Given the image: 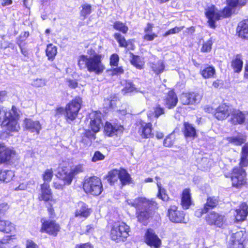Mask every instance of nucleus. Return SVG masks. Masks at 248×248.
<instances>
[{"mask_svg": "<svg viewBox=\"0 0 248 248\" xmlns=\"http://www.w3.org/2000/svg\"><path fill=\"white\" fill-rule=\"evenodd\" d=\"M104 129L108 136L112 137L121 134L123 132L124 128L121 125H112L110 123L107 122Z\"/></svg>", "mask_w": 248, "mask_h": 248, "instance_id": "nucleus-21", "label": "nucleus"}, {"mask_svg": "<svg viewBox=\"0 0 248 248\" xmlns=\"http://www.w3.org/2000/svg\"><path fill=\"white\" fill-rule=\"evenodd\" d=\"M88 55L78 57V65L80 69H87L88 71L96 75L102 74L105 69L102 62V56L94 50H88Z\"/></svg>", "mask_w": 248, "mask_h": 248, "instance_id": "nucleus-2", "label": "nucleus"}, {"mask_svg": "<svg viewBox=\"0 0 248 248\" xmlns=\"http://www.w3.org/2000/svg\"><path fill=\"white\" fill-rule=\"evenodd\" d=\"M83 187L86 193L94 196L100 195L103 191L101 181L96 176L85 178Z\"/></svg>", "mask_w": 248, "mask_h": 248, "instance_id": "nucleus-4", "label": "nucleus"}, {"mask_svg": "<svg viewBox=\"0 0 248 248\" xmlns=\"http://www.w3.org/2000/svg\"><path fill=\"white\" fill-rule=\"evenodd\" d=\"M165 105L168 108H171L176 106L178 102V98L176 94L172 91H170L164 99Z\"/></svg>", "mask_w": 248, "mask_h": 248, "instance_id": "nucleus-28", "label": "nucleus"}, {"mask_svg": "<svg viewBox=\"0 0 248 248\" xmlns=\"http://www.w3.org/2000/svg\"><path fill=\"white\" fill-rule=\"evenodd\" d=\"M46 55L48 60L53 61L57 54V47L52 44H48L46 49Z\"/></svg>", "mask_w": 248, "mask_h": 248, "instance_id": "nucleus-32", "label": "nucleus"}, {"mask_svg": "<svg viewBox=\"0 0 248 248\" xmlns=\"http://www.w3.org/2000/svg\"><path fill=\"white\" fill-rule=\"evenodd\" d=\"M168 217L170 220L174 223L184 222V214L183 212L177 210L176 206H170L168 209Z\"/></svg>", "mask_w": 248, "mask_h": 248, "instance_id": "nucleus-18", "label": "nucleus"}, {"mask_svg": "<svg viewBox=\"0 0 248 248\" xmlns=\"http://www.w3.org/2000/svg\"><path fill=\"white\" fill-rule=\"evenodd\" d=\"M42 227L40 229L41 232H46L50 235L56 236L60 231L59 225L55 223L54 221L46 220L42 218Z\"/></svg>", "mask_w": 248, "mask_h": 248, "instance_id": "nucleus-12", "label": "nucleus"}, {"mask_svg": "<svg viewBox=\"0 0 248 248\" xmlns=\"http://www.w3.org/2000/svg\"><path fill=\"white\" fill-rule=\"evenodd\" d=\"M53 176V171L52 169H47L43 174V179L44 183H48L51 181Z\"/></svg>", "mask_w": 248, "mask_h": 248, "instance_id": "nucleus-47", "label": "nucleus"}, {"mask_svg": "<svg viewBox=\"0 0 248 248\" xmlns=\"http://www.w3.org/2000/svg\"><path fill=\"white\" fill-rule=\"evenodd\" d=\"M232 109L226 104H221L216 109L214 116L218 120H225L231 115Z\"/></svg>", "mask_w": 248, "mask_h": 248, "instance_id": "nucleus-15", "label": "nucleus"}, {"mask_svg": "<svg viewBox=\"0 0 248 248\" xmlns=\"http://www.w3.org/2000/svg\"><path fill=\"white\" fill-rule=\"evenodd\" d=\"M78 208L76 210L75 216L80 218H87L91 213V209L83 202L78 203Z\"/></svg>", "mask_w": 248, "mask_h": 248, "instance_id": "nucleus-26", "label": "nucleus"}, {"mask_svg": "<svg viewBox=\"0 0 248 248\" xmlns=\"http://www.w3.org/2000/svg\"><path fill=\"white\" fill-rule=\"evenodd\" d=\"M113 26L116 30L119 31L123 33H126L128 30V27L120 21H116L114 23Z\"/></svg>", "mask_w": 248, "mask_h": 248, "instance_id": "nucleus-43", "label": "nucleus"}, {"mask_svg": "<svg viewBox=\"0 0 248 248\" xmlns=\"http://www.w3.org/2000/svg\"><path fill=\"white\" fill-rule=\"evenodd\" d=\"M248 215V205L242 203L238 208L235 210V218L237 221H242L246 219Z\"/></svg>", "mask_w": 248, "mask_h": 248, "instance_id": "nucleus-24", "label": "nucleus"}, {"mask_svg": "<svg viewBox=\"0 0 248 248\" xmlns=\"http://www.w3.org/2000/svg\"><path fill=\"white\" fill-rule=\"evenodd\" d=\"M146 243L155 248H159L161 245V241L152 229H148L145 234Z\"/></svg>", "mask_w": 248, "mask_h": 248, "instance_id": "nucleus-14", "label": "nucleus"}, {"mask_svg": "<svg viewBox=\"0 0 248 248\" xmlns=\"http://www.w3.org/2000/svg\"><path fill=\"white\" fill-rule=\"evenodd\" d=\"M174 140V135L171 133L163 141V144L166 147H170L173 144Z\"/></svg>", "mask_w": 248, "mask_h": 248, "instance_id": "nucleus-49", "label": "nucleus"}, {"mask_svg": "<svg viewBox=\"0 0 248 248\" xmlns=\"http://www.w3.org/2000/svg\"><path fill=\"white\" fill-rule=\"evenodd\" d=\"M90 127L93 133L90 131H86V137L91 139H95L94 133L98 132L103 126L101 122V114L99 112H93L91 114Z\"/></svg>", "mask_w": 248, "mask_h": 248, "instance_id": "nucleus-7", "label": "nucleus"}, {"mask_svg": "<svg viewBox=\"0 0 248 248\" xmlns=\"http://www.w3.org/2000/svg\"><path fill=\"white\" fill-rule=\"evenodd\" d=\"M15 230L14 225L8 220H0V231L9 233Z\"/></svg>", "mask_w": 248, "mask_h": 248, "instance_id": "nucleus-33", "label": "nucleus"}, {"mask_svg": "<svg viewBox=\"0 0 248 248\" xmlns=\"http://www.w3.org/2000/svg\"><path fill=\"white\" fill-rule=\"evenodd\" d=\"M119 170H113L109 172L108 174V181L111 185L118 181L120 177Z\"/></svg>", "mask_w": 248, "mask_h": 248, "instance_id": "nucleus-37", "label": "nucleus"}, {"mask_svg": "<svg viewBox=\"0 0 248 248\" xmlns=\"http://www.w3.org/2000/svg\"><path fill=\"white\" fill-rule=\"evenodd\" d=\"M81 10L80 12V16L82 19H84L86 16L90 15L92 12V6L90 4L85 3L81 6Z\"/></svg>", "mask_w": 248, "mask_h": 248, "instance_id": "nucleus-41", "label": "nucleus"}, {"mask_svg": "<svg viewBox=\"0 0 248 248\" xmlns=\"http://www.w3.org/2000/svg\"><path fill=\"white\" fill-rule=\"evenodd\" d=\"M21 43L20 41H18L17 42V44H18L19 47L20 48L21 53L25 56H28V50L26 48L23 47L21 46Z\"/></svg>", "mask_w": 248, "mask_h": 248, "instance_id": "nucleus-62", "label": "nucleus"}, {"mask_svg": "<svg viewBox=\"0 0 248 248\" xmlns=\"http://www.w3.org/2000/svg\"><path fill=\"white\" fill-rule=\"evenodd\" d=\"M238 0H227V3L229 7L234 8L238 4Z\"/></svg>", "mask_w": 248, "mask_h": 248, "instance_id": "nucleus-63", "label": "nucleus"}, {"mask_svg": "<svg viewBox=\"0 0 248 248\" xmlns=\"http://www.w3.org/2000/svg\"><path fill=\"white\" fill-rule=\"evenodd\" d=\"M11 116L4 119L2 122V125L6 127V130L7 133L17 132L20 127L17 122L18 119V114L16 112V109L13 107L11 109Z\"/></svg>", "mask_w": 248, "mask_h": 248, "instance_id": "nucleus-6", "label": "nucleus"}, {"mask_svg": "<svg viewBox=\"0 0 248 248\" xmlns=\"http://www.w3.org/2000/svg\"><path fill=\"white\" fill-rule=\"evenodd\" d=\"M229 248H248V235L246 232L240 231L231 234L229 242Z\"/></svg>", "mask_w": 248, "mask_h": 248, "instance_id": "nucleus-5", "label": "nucleus"}, {"mask_svg": "<svg viewBox=\"0 0 248 248\" xmlns=\"http://www.w3.org/2000/svg\"><path fill=\"white\" fill-rule=\"evenodd\" d=\"M23 127L31 133H35L37 135L40 133L42 126L38 121H34L31 119L26 118L23 122Z\"/></svg>", "mask_w": 248, "mask_h": 248, "instance_id": "nucleus-19", "label": "nucleus"}, {"mask_svg": "<svg viewBox=\"0 0 248 248\" xmlns=\"http://www.w3.org/2000/svg\"><path fill=\"white\" fill-rule=\"evenodd\" d=\"M128 204L136 208V216L138 221L145 225L152 217L154 210L157 208V204L154 200L145 198H138L134 200H127Z\"/></svg>", "mask_w": 248, "mask_h": 248, "instance_id": "nucleus-1", "label": "nucleus"}, {"mask_svg": "<svg viewBox=\"0 0 248 248\" xmlns=\"http://www.w3.org/2000/svg\"><path fill=\"white\" fill-rule=\"evenodd\" d=\"M246 170L241 168H233L231 173V181L233 187L240 188L246 183Z\"/></svg>", "mask_w": 248, "mask_h": 248, "instance_id": "nucleus-8", "label": "nucleus"}, {"mask_svg": "<svg viewBox=\"0 0 248 248\" xmlns=\"http://www.w3.org/2000/svg\"><path fill=\"white\" fill-rule=\"evenodd\" d=\"M119 180L122 185L124 186L129 184L131 178L127 171L124 169H121L119 170Z\"/></svg>", "mask_w": 248, "mask_h": 248, "instance_id": "nucleus-35", "label": "nucleus"}, {"mask_svg": "<svg viewBox=\"0 0 248 248\" xmlns=\"http://www.w3.org/2000/svg\"><path fill=\"white\" fill-rule=\"evenodd\" d=\"M11 236H6L0 241V248H5V245L9 243Z\"/></svg>", "mask_w": 248, "mask_h": 248, "instance_id": "nucleus-58", "label": "nucleus"}, {"mask_svg": "<svg viewBox=\"0 0 248 248\" xmlns=\"http://www.w3.org/2000/svg\"><path fill=\"white\" fill-rule=\"evenodd\" d=\"M221 17H227L231 15V10L229 7L225 8L222 11H220Z\"/></svg>", "mask_w": 248, "mask_h": 248, "instance_id": "nucleus-60", "label": "nucleus"}, {"mask_svg": "<svg viewBox=\"0 0 248 248\" xmlns=\"http://www.w3.org/2000/svg\"><path fill=\"white\" fill-rule=\"evenodd\" d=\"M192 204L191 194L189 189L186 188L181 194V204L184 209H187Z\"/></svg>", "mask_w": 248, "mask_h": 248, "instance_id": "nucleus-25", "label": "nucleus"}, {"mask_svg": "<svg viewBox=\"0 0 248 248\" xmlns=\"http://www.w3.org/2000/svg\"><path fill=\"white\" fill-rule=\"evenodd\" d=\"M119 60V56L116 54H112L110 58V63L111 65L116 66Z\"/></svg>", "mask_w": 248, "mask_h": 248, "instance_id": "nucleus-55", "label": "nucleus"}, {"mask_svg": "<svg viewBox=\"0 0 248 248\" xmlns=\"http://www.w3.org/2000/svg\"><path fill=\"white\" fill-rule=\"evenodd\" d=\"M227 140L229 143L238 146L244 143L246 140V136L240 134L235 137H229L227 138Z\"/></svg>", "mask_w": 248, "mask_h": 248, "instance_id": "nucleus-34", "label": "nucleus"}, {"mask_svg": "<svg viewBox=\"0 0 248 248\" xmlns=\"http://www.w3.org/2000/svg\"><path fill=\"white\" fill-rule=\"evenodd\" d=\"M152 124L150 123H142L139 126L138 133L143 139L152 137Z\"/></svg>", "mask_w": 248, "mask_h": 248, "instance_id": "nucleus-20", "label": "nucleus"}, {"mask_svg": "<svg viewBox=\"0 0 248 248\" xmlns=\"http://www.w3.org/2000/svg\"><path fill=\"white\" fill-rule=\"evenodd\" d=\"M26 248H38V246L32 240H28L26 244Z\"/></svg>", "mask_w": 248, "mask_h": 248, "instance_id": "nucleus-64", "label": "nucleus"}, {"mask_svg": "<svg viewBox=\"0 0 248 248\" xmlns=\"http://www.w3.org/2000/svg\"><path fill=\"white\" fill-rule=\"evenodd\" d=\"M200 73L204 78H210L214 77L216 71L214 67L208 66L202 70Z\"/></svg>", "mask_w": 248, "mask_h": 248, "instance_id": "nucleus-38", "label": "nucleus"}, {"mask_svg": "<svg viewBox=\"0 0 248 248\" xmlns=\"http://www.w3.org/2000/svg\"><path fill=\"white\" fill-rule=\"evenodd\" d=\"M74 177L77 174L83 171V168L82 165H79L70 169Z\"/></svg>", "mask_w": 248, "mask_h": 248, "instance_id": "nucleus-54", "label": "nucleus"}, {"mask_svg": "<svg viewBox=\"0 0 248 248\" xmlns=\"http://www.w3.org/2000/svg\"><path fill=\"white\" fill-rule=\"evenodd\" d=\"M205 220L208 225H214L218 228L223 227L226 222L225 216L214 211L207 214Z\"/></svg>", "mask_w": 248, "mask_h": 248, "instance_id": "nucleus-11", "label": "nucleus"}, {"mask_svg": "<svg viewBox=\"0 0 248 248\" xmlns=\"http://www.w3.org/2000/svg\"><path fill=\"white\" fill-rule=\"evenodd\" d=\"M157 37V35L155 33L145 34L143 38L144 40L151 41Z\"/></svg>", "mask_w": 248, "mask_h": 248, "instance_id": "nucleus-57", "label": "nucleus"}, {"mask_svg": "<svg viewBox=\"0 0 248 248\" xmlns=\"http://www.w3.org/2000/svg\"><path fill=\"white\" fill-rule=\"evenodd\" d=\"M184 26L181 27H175L172 29H171L166 31L164 34L163 35L164 37H166L169 35L178 33L184 29Z\"/></svg>", "mask_w": 248, "mask_h": 248, "instance_id": "nucleus-51", "label": "nucleus"}, {"mask_svg": "<svg viewBox=\"0 0 248 248\" xmlns=\"http://www.w3.org/2000/svg\"><path fill=\"white\" fill-rule=\"evenodd\" d=\"M11 110L0 107V123L2 122L4 119L11 116Z\"/></svg>", "mask_w": 248, "mask_h": 248, "instance_id": "nucleus-48", "label": "nucleus"}, {"mask_svg": "<svg viewBox=\"0 0 248 248\" xmlns=\"http://www.w3.org/2000/svg\"><path fill=\"white\" fill-rule=\"evenodd\" d=\"M213 42L211 39H209L207 41L204 42L201 48V51L202 52H209L212 48Z\"/></svg>", "mask_w": 248, "mask_h": 248, "instance_id": "nucleus-50", "label": "nucleus"}, {"mask_svg": "<svg viewBox=\"0 0 248 248\" xmlns=\"http://www.w3.org/2000/svg\"><path fill=\"white\" fill-rule=\"evenodd\" d=\"M151 67L153 71L156 74H159L164 70L165 65L164 62L161 60H158L151 63Z\"/></svg>", "mask_w": 248, "mask_h": 248, "instance_id": "nucleus-36", "label": "nucleus"}, {"mask_svg": "<svg viewBox=\"0 0 248 248\" xmlns=\"http://www.w3.org/2000/svg\"><path fill=\"white\" fill-rule=\"evenodd\" d=\"M65 185L63 182L61 183L58 181L54 182L53 183V186L57 189L62 190L63 189Z\"/></svg>", "mask_w": 248, "mask_h": 248, "instance_id": "nucleus-59", "label": "nucleus"}, {"mask_svg": "<svg viewBox=\"0 0 248 248\" xmlns=\"http://www.w3.org/2000/svg\"><path fill=\"white\" fill-rule=\"evenodd\" d=\"M15 176L14 172L11 170H0V181L8 183L13 180Z\"/></svg>", "mask_w": 248, "mask_h": 248, "instance_id": "nucleus-30", "label": "nucleus"}, {"mask_svg": "<svg viewBox=\"0 0 248 248\" xmlns=\"http://www.w3.org/2000/svg\"><path fill=\"white\" fill-rule=\"evenodd\" d=\"M230 122L233 124H244L248 130V111L232 109Z\"/></svg>", "mask_w": 248, "mask_h": 248, "instance_id": "nucleus-9", "label": "nucleus"}, {"mask_svg": "<svg viewBox=\"0 0 248 248\" xmlns=\"http://www.w3.org/2000/svg\"><path fill=\"white\" fill-rule=\"evenodd\" d=\"M105 158V155L99 151L95 152L92 158V161L95 162L98 161L102 160Z\"/></svg>", "mask_w": 248, "mask_h": 248, "instance_id": "nucleus-53", "label": "nucleus"}, {"mask_svg": "<svg viewBox=\"0 0 248 248\" xmlns=\"http://www.w3.org/2000/svg\"><path fill=\"white\" fill-rule=\"evenodd\" d=\"M243 62L242 60L241 55L238 54L232 61L231 66L235 73H240L242 69Z\"/></svg>", "mask_w": 248, "mask_h": 248, "instance_id": "nucleus-29", "label": "nucleus"}, {"mask_svg": "<svg viewBox=\"0 0 248 248\" xmlns=\"http://www.w3.org/2000/svg\"><path fill=\"white\" fill-rule=\"evenodd\" d=\"M239 166L238 168H241L243 169L244 167H247L248 166V157L243 155H240V159L239 162Z\"/></svg>", "mask_w": 248, "mask_h": 248, "instance_id": "nucleus-52", "label": "nucleus"}, {"mask_svg": "<svg viewBox=\"0 0 248 248\" xmlns=\"http://www.w3.org/2000/svg\"><path fill=\"white\" fill-rule=\"evenodd\" d=\"M47 81L45 78H37L32 80L31 85L35 88H41L46 85Z\"/></svg>", "mask_w": 248, "mask_h": 248, "instance_id": "nucleus-44", "label": "nucleus"}, {"mask_svg": "<svg viewBox=\"0 0 248 248\" xmlns=\"http://www.w3.org/2000/svg\"><path fill=\"white\" fill-rule=\"evenodd\" d=\"M240 155L248 157V142L245 143L242 147Z\"/></svg>", "mask_w": 248, "mask_h": 248, "instance_id": "nucleus-61", "label": "nucleus"}, {"mask_svg": "<svg viewBox=\"0 0 248 248\" xmlns=\"http://www.w3.org/2000/svg\"><path fill=\"white\" fill-rule=\"evenodd\" d=\"M58 177L66 185H70L74 177L71 169L67 167L64 166L59 168Z\"/></svg>", "mask_w": 248, "mask_h": 248, "instance_id": "nucleus-16", "label": "nucleus"}, {"mask_svg": "<svg viewBox=\"0 0 248 248\" xmlns=\"http://www.w3.org/2000/svg\"><path fill=\"white\" fill-rule=\"evenodd\" d=\"M130 57L131 58L130 60L131 63L137 68L141 69L143 64L139 56L134 55L132 53H130Z\"/></svg>", "mask_w": 248, "mask_h": 248, "instance_id": "nucleus-42", "label": "nucleus"}, {"mask_svg": "<svg viewBox=\"0 0 248 248\" xmlns=\"http://www.w3.org/2000/svg\"><path fill=\"white\" fill-rule=\"evenodd\" d=\"M237 32L239 37L248 39V19L243 20L238 23Z\"/></svg>", "mask_w": 248, "mask_h": 248, "instance_id": "nucleus-27", "label": "nucleus"}, {"mask_svg": "<svg viewBox=\"0 0 248 248\" xmlns=\"http://www.w3.org/2000/svg\"><path fill=\"white\" fill-rule=\"evenodd\" d=\"M124 86V89L122 90L123 94L133 92L136 90L134 85L130 81H125Z\"/></svg>", "mask_w": 248, "mask_h": 248, "instance_id": "nucleus-46", "label": "nucleus"}, {"mask_svg": "<svg viewBox=\"0 0 248 248\" xmlns=\"http://www.w3.org/2000/svg\"><path fill=\"white\" fill-rule=\"evenodd\" d=\"M200 96L194 93H184L181 97V101L184 105L196 103L200 101Z\"/></svg>", "mask_w": 248, "mask_h": 248, "instance_id": "nucleus-23", "label": "nucleus"}, {"mask_svg": "<svg viewBox=\"0 0 248 248\" xmlns=\"http://www.w3.org/2000/svg\"><path fill=\"white\" fill-rule=\"evenodd\" d=\"M218 200L217 198L215 197L208 198L206 203L204 206V210L208 211L209 209L214 208L218 204Z\"/></svg>", "mask_w": 248, "mask_h": 248, "instance_id": "nucleus-39", "label": "nucleus"}, {"mask_svg": "<svg viewBox=\"0 0 248 248\" xmlns=\"http://www.w3.org/2000/svg\"><path fill=\"white\" fill-rule=\"evenodd\" d=\"M157 186L158 189L157 197L163 201H168L170 200V198L167 194L166 190L162 187L161 184L160 183H157Z\"/></svg>", "mask_w": 248, "mask_h": 248, "instance_id": "nucleus-40", "label": "nucleus"}, {"mask_svg": "<svg viewBox=\"0 0 248 248\" xmlns=\"http://www.w3.org/2000/svg\"><path fill=\"white\" fill-rule=\"evenodd\" d=\"M15 155L16 152L14 150L4 147L0 151V164L13 163Z\"/></svg>", "mask_w": 248, "mask_h": 248, "instance_id": "nucleus-17", "label": "nucleus"}, {"mask_svg": "<svg viewBox=\"0 0 248 248\" xmlns=\"http://www.w3.org/2000/svg\"><path fill=\"white\" fill-rule=\"evenodd\" d=\"M81 102L80 97H76L66 106L65 111L67 119L73 121L76 118L80 108Z\"/></svg>", "mask_w": 248, "mask_h": 248, "instance_id": "nucleus-10", "label": "nucleus"}, {"mask_svg": "<svg viewBox=\"0 0 248 248\" xmlns=\"http://www.w3.org/2000/svg\"><path fill=\"white\" fill-rule=\"evenodd\" d=\"M185 129L184 131V135L186 138H194L196 136L195 128L188 122H185L184 124Z\"/></svg>", "mask_w": 248, "mask_h": 248, "instance_id": "nucleus-31", "label": "nucleus"}, {"mask_svg": "<svg viewBox=\"0 0 248 248\" xmlns=\"http://www.w3.org/2000/svg\"><path fill=\"white\" fill-rule=\"evenodd\" d=\"M114 38L116 40L121 47H126L127 42L124 37L119 33H115L114 34Z\"/></svg>", "mask_w": 248, "mask_h": 248, "instance_id": "nucleus-45", "label": "nucleus"}, {"mask_svg": "<svg viewBox=\"0 0 248 248\" xmlns=\"http://www.w3.org/2000/svg\"><path fill=\"white\" fill-rule=\"evenodd\" d=\"M52 198V192L47 183L41 185V192L38 197L39 201H48Z\"/></svg>", "mask_w": 248, "mask_h": 248, "instance_id": "nucleus-22", "label": "nucleus"}, {"mask_svg": "<svg viewBox=\"0 0 248 248\" xmlns=\"http://www.w3.org/2000/svg\"><path fill=\"white\" fill-rule=\"evenodd\" d=\"M205 15L208 18L209 26L211 28H215V21L219 20L221 17L220 11H218L215 6L211 5L205 9Z\"/></svg>", "mask_w": 248, "mask_h": 248, "instance_id": "nucleus-13", "label": "nucleus"}, {"mask_svg": "<svg viewBox=\"0 0 248 248\" xmlns=\"http://www.w3.org/2000/svg\"><path fill=\"white\" fill-rule=\"evenodd\" d=\"M164 113V109L163 108H161L159 106L156 107L154 108V114L155 115V117L157 118L161 115Z\"/></svg>", "mask_w": 248, "mask_h": 248, "instance_id": "nucleus-56", "label": "nucleus"}, {"mask_svg": "<svg viewBox=\"0 0 248 248\" xmlns=\"http://www.w3.org/2000/svg\"><path fill=\"white\" fill-rule=\"evenodd\" d=\"M129 227L123 222H115L111 229L110 236L116 242H124L129 235Z\"/></svg>", "mask_w": 248, "mask_h": 248, "instance_id": "nucleus-3", "label": "nucleus"}]
</instances>
